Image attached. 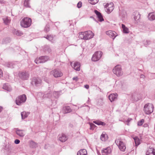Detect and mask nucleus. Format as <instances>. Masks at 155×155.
Instances as JSON below:
<instances>
[{
	"label": "nucleus",
	"mask_w": 155,
	"mask_h": 155,
	"mask_svg": "<svg viewBox=\"0 0 155 155\" xmlns=\"http://www.w3.org/2000/svg\"><path fill=\"white\" fill-rule=\"evenodd\" d=\"M94 36V34L91 31H88L79 32L78 38L81 39L86 40L93 38Z\"/></svg>",
	"instance_id": "obj_1"
},
{
	"label": "nucleus",
	"mask_w": 155,
	"mask_h": 155,
	"mask_svg": "<svg viewBox=\"0 0 155 155\" xmlns=\"http://www.w3.org/2000/svg\"><path fill=\"white\" fill-rule=\"evenodd\" d=\"M31 19L28 17H25L20 22L21 26L24 28H27L30 27L31 24Z\"/></svg>",
	"instance_id": "obj_2"
},
{
	"label": "nucleus",
	"mask_w": 155,
	"mask_h": 155,
	"mask_svg": "<svg viewBox=\"0 0 155 155\" xmlns=\"http://www.w3.org/2000/svg\"><path fill=\"white\" fill-rule=\"evenodd\" d=\"M114 73L117 77L122 76L123 74L121 66L120 65H117L115 66L113 70Z\"/></svg>",
	"instance_id": "obj_3"
},
{
	"label": "nucleus",
	"mask_w": 155,
	"mask_h": 155,
	"mask_svg": "<svg viewBox=\"0 0 155 155\" xmlns=\"http://www.w3.org/2000/svg\"><path fill=\"white\" fill-rule=\"evenodd\" d=\"M144 108L145 113L147 114H150L153 112L154 107L152 104L147 103L145 105Z\"/></svg>",
	"instance_id": "obj_4"
},
{
	"label": "nucleus",
	"mask_w": 155,
	"mask_h": 155,
	"mask_svg": "<svg viewBox=\"0 0 155 155\" xmlns=\"http://www.w3.org/2000/svg\"><path fill=\"white\" fill-rule=\"evenodd\" d=\"M26 100V97L25 95L23 94L18 96L16 98L15 102L16 104L18 105H21L25 103Z\"/></svg>",
	"instance_id": "obj_5"
},
{
	"label": "nucleus",
	"mask_w": 155,
	"mask_h": 155,
	"mask_svg": "<svg viewBox=\"0 0 155 155\" xmlns=\"http://www.w3.org/2000/svg\"><path fill=\"white\" fill-rule=\"evenodd\" d=\"M115 142L121 151H124L126 149L125 145L121 139H116Z\"/></svg>",
	"instance_id": "obj_6"
},
{
	"label": "nucleus",
	"mask_w": 155,
	"mask_h": 155,
	"mask_svg": "<svg viewBox=\"0 0 155 155\" xmlns=\"http://www.w3.org/2000/svg\"><path fill=\"white\" fill-rule=\"evenodd\" d=\"M105 10L108 13H110L114 8V5L112 2L107 4L105 6Z\"/></svg>",
	"instance_id": "obj_7"
},
{
	"label": "nucleus",
	"mask_w": 155,
	"mask_h": 155,
	"mask_svg": "<svg viewBox=\"0 0 155 155\" xmlns=\"http://www.w3.org/2000/svg\"><path fill=\"white\" fill-rule=\"evenodd\" d=\"M102 55V52L101 51H98L96 52L92 58V60L94 61H98L100 59Z\"/></svg>",
	"instance_id": "obj_8"
},
{
	"label": "nucleus",
	"mask_w": 155,
	"mask_h": 155,
	"mask_svg": "<svg viewBox=\"0 0 155 155\" xmlns=\"http://www.w3.org/2000/svg\"><path fill=\"white\" fill-rule=\"evenodd\" d=\"M48 59L49 58L47 56H42L36 59L35 61L36 64H39L45 63L47 61Z\"/></svg>",
	"instance_id": "obj_9"
},
{
	"label": "nucleus",
	"mask_w": 155,
	"mask_h": 155,
	"mask_svg": "<svg viewBox=\"0 0 155 155\" xmlns=\"http://www.w3.org/2000/svg\"><path fill=\"white\" fill-rule=\"evenodd\" d=\"M50 74L56 78L62 76L63 74L60 70L55 69L51 71L50 72Z\"/></svg>",
	"instance_id": "obj_10"
},
{
	"label": "nucleus",
	"mask_w": 155,
	"mask_h": 155,
	"mask_svg": "<svg viewBox=\"0 0 155 155\" xmlns=\"http://www.w3.org/2000/svg\"><path fill=\"white\" fill-rule=\"evenodd\" d=\"M71 64L73 68L77 71H80V64L78 62H75L74 63L71 62Z\"/></svg>",
	"instance_id": "obj_11"
},
{
	"label": "nucleus",
	"mask_w": 155,
	"mask_h": 155,
	"mask_svg": "<svg viewBox=\"0 0 155 155\" xmlns=\"http://www.w3.org/2000/svg\"><path fill=\"white\" fill-rule=\"evenodd\" d=\"M18 76L21 79L26 80L28 78L29 75L28 72H23L19 73Z\"/></svg>",
	"instance_id": "obj_12"
},
{
	"label": "nucleus",
	"mask_w": 155,
	"mask_h": 155,
	"mask_svg": "<svg viewBox=\"0 0 155 155\" xmlns=\"http://www.w3.org/2000/svg\"><path fill=\"white\" fill-rule=\"evenodd\" d=\"M111 152L110 148L108 147L102 150L101 153L102 155H109Z\"/></svg>",
	"instance_id": "obj_13"
},
{
	"label": "nucleus",
	"mask_w": 155,
	"mask_h": 155,
	"mask_svg": "<svg viewBox=\"0 0 155 155\" xmlns=\"http://www.w3.org/2000/svg\"><path fill=\"white\" fill-rule=\"evenodd\" d=\"M146 155H155V149L152 147H150L146 152Z\"/></svg>",
	"instance_id": "obj_14"
},
{
	"label": "nucleus",
	"mask_w": 155,
	"mask_h": 155,
	"mask_svg": "<svg viewBox=\"0 0 155 155\" xmlns=\"http://www.w3.org/2000/svg\"><path fill=\"white\" fill-rule=\"evenodd\" d=\"M106 34L110 37L113 38V39L117 36L116 32L112 31H106Z\"/></svg>",
	"instance_id": "obj_15"
},
{
	"label": "nucleus",
	"mask_w": 155,
	"mask_h": 155,
	"mask_svg": "<svg viewBox=\"0 0 155 155\" xmlns=\"http://www.w3.org/2000/svg\"><path fill=\"white\" fill-rule=\"evenodd\" d=\"M59 140L61 142H63L66 141L68 139V137L66 135L64 134L59 135Z\"/></svg>",
	"instance_id": "obj_16"
},
{
	"label": "nucleus",
	"mask_w": 155,
	"mask_h": 155,
	"mask_svg": "<svg viewBox=\"0 0 155 155\" xmlns=\"http://www.w3.org/2000/svg\"><path fill=\"white\" fill-rule=\"evenodd\" d=\"M72 111V110L69 106H64L63 108L62 112L64 114L69 113Z\"/></svg>",
	"instance_id": "obj_17"
},
{
	"label": "nucleus",
	"mask_w": 155,
	"mask_h": 155,
	"mask_svg": "<svg viewBox=\"0 0 155 155\" xmlns=\"http://www.w3.org/2000/svg\"><path fill=\"white\" fill-rule=\"evenodd\" d=\"M148 18L150 21L155 20V12H152L149 13L148 15Z\"/></svg>",
	"instance_id": "obj_18"
},
{
	"label": "nucleus",
	"mask_w": 155,
	"mask_h": 155,
	"mask_svg": "<svg viewBox=\"0 0 155 155\" xmlns=\"http://www.w3.org/2000/svg\"><path fill=\"white\" fill-rule=\"evenodd\" d=\"M16 133L17 135L21 137H23L25 135L24 130H23L17 129Z\"/></svg>",
	"instance_id": "obj_19"
},
{
	"label": "nucleus",
	"mask_w": 155,
	"mask_h": 155,
	"mask_svg": "<svg viewBox=\"0 0 155 155\" xmlns=\"http://www.w3.org/2000/svg\"><path fill=\"white\" fill-rule=\"evenodd\" d=\"M117 94H112L110 95L108 97L109 100L112 102L117 99Z\"/></svg>",
	"instance_id": "obj_20"
},
{
	"label": "nucleus",
	"mask_w": 155,
	"mask_h": 155,
	"mask_svg": "<svg viewBox=\"0 0 155 155\" xmlns=\"http://www.w3.org/2000/svg\"><path fill=\"white\" fill-rule=\"evenodd\" d=\"M41 82V81L39 78H35L32 81V84H34L36 85H38Z\"/></svg>",
	"instance_id": "obj_21"
},
{
	"label": "nucleus",
	"mask_w": 155,
	"mask_h": 155,
	"mask_svg": "<svg viewBox=\"0 0 155 155\" xmlns=\"http://www.w3.org/2000/svg\"><path fill=\"white\" fill-rule=\"evenodd\" d=\"M87 150L85 149L80 150L77 153V155H87Z\"/></svg>",
	"instance_id": "obj_22"
},
{
	"label": "nucleus",
	"mask_w": 155,
	"mask_h": 155,
	"mask_svg": "<svg viewBox=\"0 0 155 155\" xmlns=\"http://www.w3.org/2000/svg\"><path fill=\"white\" fill-rule=\"evenodd\" d=\"M108 138V137L107 134L105 133H103L101 136L100 139L102 141H106Z\"/></svg>",
	"instance_id": "obj_23"
},
{
	"label": "nucleus",
	"mask_w": 155,
	"mask_h": 155,
	"mask_svg": "<svg viewBox=\"0 0 155 155\" xmlns=\"http://www.w3.org/2000/svg\"><path fill=\"white\" fill-rule=\"evenodd\" d=\"M29 114V113L28 112H26L23 111L21 113V118L22 119H25L28 117Z\"/></svg>",
	"instance_id": "obj_24"
},
{
	"label": "nucleus",
	"mask_w": 155,
	"mask_h": 155,
	"mask_svg": "<svg viewBox=\"0 0 155 155\" xmlns=\"http://www.w3.org/2000/svg\"><path fill=\"white\" fill-rule=\"evenodd\" d=\"M121 27L123 29V33L126 34L128 33H129V31L128 28L127 27H126L124 24H122Z\"/></svg>",
	"instance_id": "obj_25"
},
{
	"label": "nucleus",
	"mask_w": 155,
	"mask_h": 155,
	"mask_svg": "<svg viewBox=\"0 0 155 155\" xmlns=\"http://www.w3.org/2000/svg\"><path fill=\"white\" fill-rule=\"evenodd\" d=\"M93 122L98 125H101L102 126H104L106 124L104 122L98 120L94 121Z\"/></svg>",
	"instance_id": "obj_26"
},
{
	"label": "nucleus",
	"mask_w": 155,
	"mask_h": 155,
	"mask_svg": "<svg viewBox=\"0 0 155 155\" xmlns=\"http://www.w3.org/2000/svg\"><path fill=\"white\" fill-rule=\"evenodd\" d=\"M135 145L136 146H137L140 143V140L139 138L137 137H135L134 138Z\"/></svg>",
	"instance_id": "obj_27"
},
{
	"label": "nucleus",
	"mask_w": 155,
	"mask_h": 155,
	"mask_svg": "<svg viewBox=\"0 0 155 155\" xmlns=\"http://www.w3.org/2000/svg\"><path fill=\"white\" fill-rule=\"evenodd\" d=\"M29 146L30 147L34 148L36 146V143L33 141H30L29 142Z\"/></svg>",
	"instance_id": "obj_28"
},
{
	"label": "nucleus",
	"mask_w": 155,
	"mask_h": 155,
	"mask_svg": "<svg viewBox=\"0 0 155 155\" xmlns=\"http://www.w3.org/2000/svg\"><path fill=\"white\" fill-rule=\"evenodd\" d=\"M30 0H25L24 2V5L27 8H30V6L29 5V2Z\"/></svg>",
	"instance_id": "obj_29"
},
{
	"label": "nucleus",
	"mask_w": 155,
	"mask_h": 155,
	"mask_svg": "<svg viewBox=\"0 0 155 155\" xmlns=\"http://www.w3.org/2000/svg\"><path fill=\"white\" fill-rule=\"evenodd\" d=\"M15 34L16 35L19 36H21L23 35V33L21 31L19 30L15 31Z\"/></svg>",
	"instance_id": "obj_30"
},
{
	"label": "nucleus",
	"mask_w": 155,
	"mask_h": 155,
	"mask_svg": "<svg viewBox=\"0 0 155 155\" xmlns=\"http://www.w3.org/2000/svg\"><path fill=\"white\" fill-rule=\"evenodd\" d=\"M3 88L7 91L9 90V85L8 84H5L3 86Z\"/></svg>",
	"instance_id": "obj_31"
},
{
	"label": "nucleus",
	"mask_w": 155,
	"mask_h": 155,
	"mask_svg": "<svg viewBox=\"0 0 155 155\" xmlns=\"http://www.w3.org/2000/svg\"><path fill=\"white\" fill-rule=\"evenodd\" d=\"M90 3L92 5H95L97 3L99 0H89Z\"/></svg>",
	"instance_id": "obj_32"
},
{
	"label": "nucleus",
	"mask_w": 155,
	"mask_h": 155,
	"mask_svg": "<svg viewBox=\"0 0 155 155\" xmlns=\"http://www.w3.org/2000/svg\"><path fill=\"white\" fill-rule=\"evenodd\" d=\"M44 37L51 41H52L53 40V37L51 35H48L47 37Z\"/></svg>",
	"instance_id": "obj_33"
},
{
	"label": "nucleus",
	"mask_w": 155,
	"mask_h": 155,
	"mask_svg": "<svg viewBox=\"0 0 155 155\" xmlns=\"http://www.w3.org/2000/svg\"><path fill=\"white\" fill-rule=\"evenodd\" d=\"M44 50L45 51H47L48 52H49L51 51V49L49 48V46H46L45 47Z\"/></svg>",
	"instance_id": "obj_34"
},
{
	"label": "nucleus",
	"mask_w": 155,
	"mask_h": 155,
	"mask_svg": "<svg viewBox=\"0 0 155 155\" xmlns=\"http://www.w3.org/2000/svg\"><path fill=\"white\" fill-rule=\"evenodd\" d=\"M97 16L98 18L100 21H104V19L101 13Z\"/></svg>",
	"instance_id": "obj_35"
},
{
	"label": "nucleus",
	"mask_w": 155,
	"mask_h": 155,
	"mask_svg": "<svg viewBox=\"0 0 155 155\" xmlns=\"http://www.w3.org/2000/svg\"><path fill=\"white\" fill-rule=\"evenodd\" d=\"M150 43V41L149 40H146L144 41V45L147 46Z\"/></svg>",
	"instance_id": "obj_36"
},
{
	"label": "nucleus",
	"mask_w": 155,
	"mask_h": 155,
	"mask_svg": "<svg viewBox=\"0 0 155 155\" xmlns=\"http://www.w3.org/2000/svg\"><path fill=\"white\" fill-rule=\"evenodd\" d=\"M144 122V120L143 119H141L140 121L137 122V125L138 126L142 125Z\"/></svg>",
	"instance_id": "obj_37"
},
{
	"label": "nucleus",
	"mask_w": 155,
	"mask_h": 155,
	"mask_svg": "<svg viewBox=\"0 0 155 155\" xmlns=\"http://www.w3.org/2000/svg\"><path fill=\"white\" fill-rule=\"evenodd\" d=\"M90 129L92 130H93L94 128L96 127V126L92 123H91L90 124Z\"/></svg>",
	"instance_id": "obj_38"
},
{
	"label": "nucleus",
	"mask_w": 155,
	"mask_h": 155,
	"mask_svg": "<svg viewBox=\"0 0 155 155\" xmlns=\"http://www.w3.org/2000/svg\"><path fill=\"white\" fill-rule=\"evenodd\" d=\"M50 29V28L49 26L48 25H47L45 27V30L46 32H48L49 31Z\"/></svg>",
	"instance_id": "obj_39"
},
{
	"label": "nucleus",
	"mask_w": 155,
	"mask_h": 155,
	"mask_svg": "<svg viewBox=\"0 0 155 155\" xmlns=\"http://www.w3.org/2000/svg\"><path fill=\"white\" fill-rule=\"evenodd\" d=\"M59 92H54L53 93V95L55 97H58L59 96Z\"/></svg>",
	"instance_id": "obj_40"
},
{
	"label": "nucleus",
	"mask_w": 155,
	"mask_h": 155,
	"mask_svg": "<svg viewBox=\"0 0 155 155\" xmlns=\"http://www.w3.org/2000/svg\"><path fill=\"white\" fill-rule=\"evenodd\" d=\"M82 5V3L81 2H79L77 4V7L78 8H80L81 7Z\"/></svg>",
	"instance_id": "obj_41"
},
{
	"label": "nucleus",
	"mask_w": 155,
	"mask_h": 155,
	"mask_svg": "<svg viewBox=\"0 0 155 155\" xmlns=\"http://www.w3.org/2000/svg\"><path fill=\"white\" fill-rule=\"evenodd\" d=\"M20 141L18 139H16L15 140V143L16 144H18L19 143Z\"/></svg>",
	"instance_id": "obj_42"
},
{
	"label": "nucleus",
	"mask_w": 155,
	"mask_h": 155,
	"mask_svg": "<svg viewBox=\"0 0 155 155\" xmlns=\"http://www.w3.org/2000/svg\"><path fill=\"white\" fill-rule=\"evenodd\" d=\"M94 12L95 14L97 16L98 15H99L100 14H101V13L98 11H97L96 10H95L94 11Z\"/></svg>",
	"instance_id": "obj_43"
},
{
	"label": "nucleus",
	"mask_w": 155,
	"mask_h": 155,
	"mask_svg": "<svg viewBox=\"0 0 155 155\" xmlns=\"http://www.w3.org/2000/svg\"><path fill=\"white\" fill-rule=\"evenodd\" d=\"M3 72L2 70L0 68V78L2 77Z\"/></svg>",
	"instance_id": "obj_44"
},
{
	"label": "nucleus",
	"mask_w": 155,
	"mask_h": 155,
	"mask_svg": "<svg viewBox=\"0 0 155 155\" xmlns=\"http://www.w3.org/2000/svg\"><path fill=\"white\" fill-rule=\"evenodd\" d=\"M137 17L138 19H137V18L136 16L134 17V18L135 21L138 20L140 18V15H138L137 16Z\"/></svg>",
	"instance_id": "obj_45"
},
{
	"label": "nucleus",
	"mask_w": 155,
	"mask_h": 155,
	"mask_svg": "<svg viewBox=\"0 0 155 155\" xmlns=\"http://www.w3.org/2000/svg\"><path fill=\"white\" fill-rule=\"evenodd\" d=\"M72 79L74 81H77L78 79V78L77 77H74L72 78Z\"/></svg>",
	"instance_id": "obj_46"
},
{
	"label": "nucleus",
	"mask_w": 155,
	"mask_h": 155,
	"mask_svg": "<svg viewBox=\"0 0 155 155\" xmlns=\"http://www.w3.org/2000/svg\"><path fill=\"white\" fill-rule=\"evenodd\" d=\"M4 23L5 24H7L8 23V20L7 19H6L5 20L4 19Z\"/></svg>",
	"instance_id": "obj_47"
},
{
	"label": "nucleus",
	"mask_w": 155,
	"mask_h": 155,
	"mask_svg": "<svg viewBox=\"0 0 155 155\" xmlns=\"http://www.w3.org/2000/svg\"><path fill=\"white\" fill-rule=\"evenodd\" d=\"M84 87L87 89H88L89 87V86L88 85L86 84L84 85Z\"/></svg>",
	"instance_id": "obj_48"
},
{
	"label": "nucleus",
	"mask_w": 155,
	"mask_h": 155,
	"mask_svg": "<svg viewBox=\"0 0 155 155\" xmlns=\"http://www.w3.org/2000/svg\"><path fill=\"white\" fill-rule=\"evenodd\" d=\"M132 120V119L131 118H128L127 120V122L128 123L131 121Z\"/></svg>",
	"instance_id": "obj_49"
},
{
	"label": "nucleus",
	"mask_w": 155,
	"mask_h": 155,
	"mask_svg": "<svg viewBox=\"0 0 155 155\" xmlns=\"http://www.w3.org/2000/svg\"><path fill=\"white\" fill-rule=\"evenodd\" d=\"M2 107L1 106H0V113L2 111Z\"/></svg>",
	"instance_id": "obj_50"
},
{
	"label": "nucleus",
	"mask_w": 155,
	"mask_h": 155,
	"mask_svg": "<svg viewBox=\"0 0 155 155\" xmlns=\"http://www.w3.org/2000/svg\"><path fill=\"white\" fill-rule=\"evenodd\" d=\"M143 126L144 127H147L148 126V124H145Z\"/></svg>",
	"instance_id": "obj_51"
},
{
	"label": "nucleus",
	"mask_w": 155,
	"mask_h": 155,
	"mask_svg": "<svg viewBox=\"0 0 155 155\" xmlns=\"http://www.w3.org/2000/svg\"><path fill=\"white\" fill-rule=\"evenodd\" d=\"M144 77V76L143 74H142L141 75V76H140L141 78H143V77Z\"/></svg>",
	"instance_id": "obj_52"
},
{
	"label": "nucleus",
	"mask_w": 155,
	"mask_h": 155,
	"mask_svg": "<svg viewBox=\"0 0 155 155\" xmlns=\"http://www.w3.org/2000/svg\"><path fill=\"white\" fill-rule=\"evenodd\" d=\"M86 107H87V109L89 110L90 108V107L89 106H86Z\"/></svg>",
	"instance_id": "obj_53"
}]
</instances>
